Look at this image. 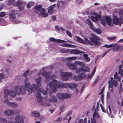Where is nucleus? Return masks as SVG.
<instances>
[{
	"label": "nucleus",
	"mask_w": 123,
	"mask_h": 123,
	"mask_svg": "<svg viewBox=\"0 0 123 123\" xmlns=\"http://www.w3.org/2000/svg\"><path fill=\"white\" fill-rule=\"evenodd\" d=\"M111 82L113 83V84L115 86H117V81L113 80L112 81V80Z\"/></svg>",
	"instance_id": "obj_39"
},
{
	"label": "nucleus",
	"mask_w": 123,
	"mask_h": 123,
	"mask_svg": "<svg viewBox=\"0 0 123 123\" xmlns=\"http://www.w3.org/2000/svg\"><path fill=\"white\" fill-rule=\"evenodd\" d=\"M6 15V13L5 12H2L0 13V17H4Z\"/></svg>",
	"instance_id": "obj_37"
},
{
	"label": "nucleus",
	"mask_w": 123,
	"mask_h": 123,
	"mask_svg": "<svg viewBox=\"0 0 123 123\" xmlns=\"http://www.w3.org/2000/svg\"><path fill=\"white\" fill-rule=\"evenodd\" d=\"M15 0H9L8 4L9 6L12 5L15 6H17L20 11L23 10L24 8V7L25 5V3L24 2L18 1L14 3Z\"/></svg>",
	"instance_id": "obj_5"
},
{
	"label": "nucleus",
	"mask_w": 123,
	"mask_h": 123,
	"mask_svg": "<svg viewBox=\"0 0 123 123\" xmlns=\"http://www.w3.org/2000/svg\"><path fill=\"white\" fill-rule=\"evenodd\" d=\"M100 117V116L98 112L96 111V109H95L93 113V118H98Z\"/></svg>",
	"instance_id": "obj_22"
},
{
	"label": "nucleus",
	"mask_w": 123,
	"mask_h": 123,
	"mask_svg": "<svg viewBox=\"0 0 123 123\" xmlns=\"http://www.w3.org/2000/svg\"><path fill=\"white\" fill-rule=\"evenodd\" d=\"M50 72H46L43 71L41 74V75L44 77L46 78L45 82H47V81L49 80V79L50 77Z\"/></svg>",
	"instance_id": "obj_14"
},
{
	"label": "nucleus",
	"mask_w": 123,
	"mask_h": 123,
	"mask_svg": "<svg viewBox=\"0 0 123 123\" xmlns=\"http://www.w3.org/2000/svg\"><path fill=\"white\" fill-rule=\"evenodd\" d=\"M120 18L116 16H114L113 19V22L114 24L116 25H119L120 26L123 23L122 18H123V10H121L119 12Z\"/></svg>",
	"instance_id": "obj_4"
},
{
	"label": "nucleus",
	"mask_w": 123,
	"mask_h": 123,
	"mask_svg": "<svg viewBox=\"0 0 123 123\" xmlns=\"http://www.w3.org/2000/svg\"><path fill=\"white\" fill-rule=\"evenodd\" d=\"M96 67H95L93 70V71L91 73V74L89 75L88 76L87 78H90V79H91L93 77L95 73V72L96 71Z\"/></svg>",
	"instance_id": "obj_26"
},
{
	"label": "nucleus",
	"mask_w": 123,
	"mask_h": 123,
	"mask_svg": "<svg viewBox=\"0 0 123 123\" xmlns=\"http://www.w3.org/2000/svg\"><path fill=\"white\" fill-rule=\"evenodd\" d=\"M84 87H85V86L84 85H83L82 87L80 93H81V92L83 91V89L84 88Z\"/></svg>",
	"instance_id": "obj_62"
},
{
	"label": "nucleus",
	"mask_w": 123,
	"mask_h": 123,
	"mask_svg": "<svg viewBox=\"0 0 123 123\" xmlns=\"http://www.w3.org/2000/svg\"><path fill=\"white\" fill-rule=\"evenodd\" d=\"M4 103H7L8 106L13 107H16L18 106L16 103L14 102H10L8 100H5L4 101Z\"/></svg>",
	"instance_id": "obj_15"
},
{
	"label": "nucleus",
	"mask_w": 123,
	"mask_h": 123,
	"mask_svg": "<svg viewBox=\"0 0 123 123\" xmlns=\"http://www.w3.org/2000/svg\"><path fill=\"white\" fill-rule=\"evenodd\" d=\"M45 105L47 106H50V104L48 103H46L45 104Z\"/></svg>",
	"instance_id": "obj_58"
},
{
	"label": "nucleus",
	"mask_w": 123,
	"mask_h": 123,
	"mask_svg": "<svg viewBox=\"0 0 123 123\" xmlns=\"http://www.w3.org/2000/svg\"><path fill=\"white\" fill-rule=\"evenodd\" d=\"M60 29L62 31H65V29L62 27L60 28Z\"/></svg>",
	"instance_id": "obj_61"
},
{
	"label": "nucleus",
	"mask_w": 123,
	"mask_h": 123,
	"mask_svg": "<svg viewBox=\"0 0 123 123\" xmlns=\"http://www.w3.org/2000/svg\"><path fill=\"white\" fill-rule=\"evenodd\" d=\"M104 87L101 90L100 92L99 93V95H100L101 94H103L104 92Z\"/></svg>",
	"instance_id": "obj_43"
},
{
	"label": "nucleus",
	"mask_w": 123,
	"mask_h": 123,
	"mask_svg": "<svg viewBox=\"0 0 123 123\" xmlns=\"http://www.w3.org/2000/svg\"><path fill=\"white\" fill-rule=\"evenodd\" d=\"M67 65L69 69L71 70H75L77 68V67L75 64L72 62L68 63L67 64Z\"/></svg>",
	"instance_id": "obj_18"
},
{
	"label": "nucleus",
	"mask_w": 123,
	"mask_h": 123,
	"mask_svg": "<svg viewBox=\"0 0 123 123\" xmlns=\"http://www.w3.org/2000/svg\"><path fill=\"white\" fill-rule=\"evenodd\" d=\"M93 15L94 16L92 17L91 18L93 21H94L95 22L99 20L100 18V16L98 14L96 13H93Z\"/></svg>",
	"instance_id": "obj_17"
},
{
	"label": "nucleus",
	"mask_w": 123,
	"mask_h": 123,
	"mask_svg": "<svg viewBox=\"0 0 123 123\" xmlns=\"http://www.w3.org/2000/svg\"><path fill=\"white\" fill-rule=\"evenodd\" d=\"M7 120L6 118H0V121L2 123H4L6 122Z\"/></svg>",
	"instance_id": "obj_40"
},
{
	"label": "nucleus",
	"mask_w": 123,
	"mask_h": 123,
	"mask_svg": "<svg viewBox=\"0 0 123 123\" xmlns=\"http://www.w3.org/2000/svg\"><path fill=\"white\" fill-rule=\"evenodd\" d=\"M32 114L33 116L35 117H38L40 116V114L39 113L36 111H33L32 112Z\"/></svg>",
	"instance_id": "obj_30"
},
{
	"label": "nucleus",
	"mask_w": 123,
	"mask_h": 123,
	"mask_svg": "<svg viewBox=\"0 0 123 123\" xmlns=\"http://www.w3.org/2000/svg\"><path fill=\"white\" fill-rule=\"evenodd\" d=\"M65 47H71L72 45L67 43H65Z\"/></svg>",
	"instance_id": "obj_46"
},
{
	"label": "nucleus",
	"mask_w": 123,
	"mask_h": 123,
	"mask_svg": "<svg viewBox=\"0 0 123 123\" xmlns=\"http://www.w3.org/2000/svg\"><path fill=\"white\" fill-rule=\"evenodd\" d=\"M80 70H81V68L77 69H76V71L77 73L78 74L80 72Z\"/></svg>",
	"instance_id": "obj_51"
},
{
	"label": "nucleus",
	"mask_w": 123,
	"mask_h": 123,
	"mask_svg": "<svg viewBox=\"0 0 123 123\" xmlns=\"http://www.w3.org/2000/svg\"><path fill=\"white\" fill-rule=\"evenodd\" d=\"M76 59V57H72L68 58H67L63 60H73Z\"/></svg>",
	"instance_id": "obj_34"
},
{
	"label": "nucleus",
	"mask_w": 123,
	"mask_h": 123,
	"mask_svg": "<svg viewBox=\"0 0 123 123\" xmlns=\"http://www.w3.org/2000/svg\"><path fill=\"white\" fill-rule=\"evenodd\" d=\"M72 111H70L68 112V113L67 114V116H69L71 115L72 113Z\"/></svg>",
	"instance_id": "obj_53"
},
{
	"label": "nucleus",
	"mask_w": 123,
	"mask_h": 123,
	"mask_svg": "<svg viewBox=\"0 0 123 123\" xmlns=\"http://www.w3.org/2000/svg\"><path fill=\"white\" fill-rule=\"evenodd\" d=\"M91 35L92 37L89 38L90 41L86 38L83 40L76 36H75V37L77 38L78 42L84 44H87L91 46H99L100 44L99 42L100 38L93 33L91 34Z\"/></svg>",
	"instance_id": "obj_2"
},
{
	"label": "nucleus",
	"mask_w": 123,
	"mask_h": 123,
	"mask_svg": "<svg viewBox=\"0 0 123 123\" xmlns=\"http://www.w3.org/2000/svg\"><path fill=\"white\" fill-rule=\"evenodd\" d=\"M49 41L51 42H57L58 43H65L66 42V41L63 40L58 39H56L53 37H51L49 39Z\"/></svg>",
	"instance_id": "obj_19"
},
{
	"label": "nucleus",
	"mask_w": 123,
	"mask_h": 123,
	"mask_svg": "<svg viewBox=\"0 0 123 123\" xmlns=\"http://www.w3.org/2000/svg\"><path fill=\"white\" fill-rule=\"evenodd\" d=\"M28 80L27 78L25 79L24 83L25 86L22 85L19 87L18 86L15 87L14 89L15 91L13 92L12 90L9 91L7 89H5L4 90V98L5 99L8 98V95L9 94L11 97H14L16 94L19 95L20 94L24 95L25 94L26 90L28 92V94H31L33 90L37 91L40 85L41 78L39 77L35 80V81L37 83V84H33L31 87L30 86V83L29 82H26Z\"/></svg>",
	"instance_id": "obj_1"
},
{
	"label": "nucleus",
	"mask_w": 123,
	"mask_h": 123,
	"mask_svg": "<svg viewBox=\"0 0 123 123\" xmlns=\"http://www.w3.org/2000/svg\"><path fill=\"white\" fill-rule=\"evenodd\" d=\"M87 23L90 26V27L93 31H95L97 33L99 34L101 33V32L99 29H97L96 30L94 27L93 25L91 22L88 19H87Z\"/></svg>",
	"instance_id": "obj_13"
},
{
	"label": "nucleus",
	"mask_w": 123,
	"mask_h": 123,
	"mask_svg": "<svg viewBox=\"0 0 123 123\" xmlns=\"http://www.w3.org/2000/svg\"><path fill=\"white\" fill-rule=\"evenodd\" d=\"M83 56L86 62H89L90 61V59L89 57H88V56L87 54H84L83 55Z\"/></svg>",
	"instance_id": "obj_28"
},
{
	"label": "nucleus",
	"mask_w": 123,
	"mask_h": 123,
	"mask_svg": "<svg viewBox=\"0 0 123 123\" xmlns=\"http://www.w3.org/2000/svg\"><path fill=\"white\" fill-rule=\"evenodd\" d=\"M114 77L115 79H117L118 81H119L120 79L118 75V73L117 72H116L114 74Z\"/></svg>",
	"instance_id": "obj_33"
},
{
	"label": "nucleus",
	"mask_w": 123,
	"mask_h": 123,
	"mask_svg": "<svg viewBox=\"0 0 123 123\" xmlns=\"http://www.w3.org/2000/svg\"><path fill=\"white\" fill-rule=\"evenodd\" d=\"M83 122V120L82 119H79L78 123H82Z\"/></svg>",
	"instance_id": "obj_56"
},
{
	"label": "nucleus",
	"mask_w": 123,
	"mask_h": 123,
	"mask_svg": "<svg viewBox=\"0 0 123 123\" xmlns=\"http://www.w3.org/2000/svg\"><path fill=\"white\" fill-rule=\"evenodd\" d=\"M66 32L67 35H68L69 37H72V35L69 31L68 30H67L66 31Z\"/></svg>",
	"instance_id": "obj_38"
},
{
	"label": "nucleus",
	"mask_w": 123,
	"mask_h": 123,
	"mask_svg": "<svg viewBox=\"0 0 123 123\" xmlns=\"http://www.w3.org/2000/svg\"><path fill=\"white\" fill-rule=\"evenodd\" d=\"M18 20L15 19L13 21V23L15 24L18 23Z\"/></svg>",
	"instance_id": "obj_57"
},
{
	"label": "nucleus",
	"mask_w": 123,
	"mask_h": 123,
	"mask_svg": "<svg viewBox=\"0 0 123 123\" xmlns=\"http://www.w3.org/2000/svg\"><path fill=\"white\" fill-rule=\"evenodd\" d=\"M29 72V70H27V71H26L24 74L23 76H24L25 77L27 75V74H28Z\"/></svg>",
	"instance_id": "obj_41"
},
{
	"label": "nucleus",
	"mask_w": 123,
	"mask_h": 123,
	"mask_svg": "<svg viewBox=\"0 0 123 123\" xmlns=\"http://www.w3.org/2000/svg\"><path fill=\"white\" fill-rule=\"evenodd\" d=\"M100 106L101 107V109H102V111L104 112L105 113L106 112V111L104 109V107L102 106V105L100 104Z\"/></svg>",
	"instance_id": "obj_45"
},
{
	"label": "nucleus",
	"mask_w": 123,
	"mask_h": 123,
	"mask_svg": "<svg viewBox=\"0 0 123 123\" xmlns=\"http://www.w3.org/2000/svg\"><path fill=\"white\" fill-rule=\"evenodd\" d=\"M74 64L76 65H78L82 67L85 65V63L84 62H82L80 61H76L74 62Z\"/></svg>",
	"instance_id": "obj_25"
},
{
	"label": "nucleus",
	"mask_w": 123,
	"mask_h": 123,
	"mask_svg": "<svg viewBox=\"0 0 123 123\" xmlns=\"http://www.w3.org/2000/svg\"><path fill=\"white\" fill-rule=\"evenodd\" d=\"M16 11H14V12H12V13L9 15V17L10 18H12V19L15 18L16 17V14H17V13L15 12Z\"/></svg>",
	"instance_id": "obj_24"
},
{
	"label": "nucleus",
	"mask_w": 123,
	"mask_h": 123,
	"mask_svg": "<svg viewBox=\"0 0 123 123\" xmlns=\"http://www.w3.org/2000/svg\"><path fill=\"white\" fill-rule=\"evenodd\" d=\"M116 37H108V39L110 40H112L115 39Z\"/></svg>",
	"instance_id": "obj_44"
},
{
	"label": "nucleus",
	"mask_w": 123,
	"mask_h": 123,
	"mask_svg": "<svg viewBox=\"0 0 123 123\" xmlns=\"http://www.w3.org/2000/svg\"><path fill=\"white\" fill-rule=\"evenodd\" d=\"M78 86V85L77 84H72L70 85V87L71 88H75L76 87Z\"/></svg>",
	"instance_id": "obj_36"
},
{
	"label": "nucleus",
	"mask_w": 123,
	"mask_h": 123,
	"mask_svg": "<svg viewBox=\"0 0 123 123\" xmlns=\"http://www.w3.org/2000/svg\"><path fill=\"white\" fill-rule=\"evenodd\" d=\"M87 75L83 74H79L77 76H74L73 78L75 81H77L85 79Z\"/></svg>",
	"instance_id": "obj_12"
},
{
	"label": "nucleus",
	"mask_w": 123,
	"mask_h": 123,
	"mask_svg": "<svg viewBox=\"0 0 123 123\" xmlns=\"http://www.w3.org/2000/svg\"><path fill=\"white\" fill-rule=\"evenodd\" d=\"M48 85L50 88L55 92L57 91L56 87L58 88H66L69 86L68 84L63 83L60 81H57L55 79H53L52 82H49Z\"/></svg>",
	"instance_id": "obj_3"
},
{
	"label": "nucleus",
	"mask_w": 123,
	"mask_h": 123,
	"mask_svg": "<svg viewBox=\"0 0 123 123\" xmlns=\"http://www.w3.org/2000/svg\"><path fill=\"white\" fill-rule=\"evenodd\" d=\"M122 67V65H120L119 66L118 74H120L121 76H123V69H121ZM122 68H123V65L122 66Z\"/></svg>",
	"instance_id": "obj_27"
},
{
	"label": "nucleus",
	"mask_w": 123,
	"mask_h": 123,
	"mask_svg": "<svg viewBox=\"0 0 123 123\" xmlns=\"http://www.w3.org/2000/svg\"><path fill=\"white\" fill-rule=\"evenodd\" d=\"M4 78V75L3 74H0V80L3 79Z\"/></svg>",
	"instance_id": "obj_50"
},
{
	"label": "nucleus",
	"mask_w": 123,
	"mask_h": 123,
	"mask_svg": "<svg viewBox=\"0 0 123 123\" xmlns=\"http://www.w3.org/2000/svg\"><path fill=\"white\" fill-rule=\"evenodd\" d=\"M91 122L92 123H96V119L93 118V119L91 120Z\"/></svg>",
	"instance_id": "obj_47"
},
{
	"label": "nucleus",
	"mask_w": 123,
	"mask_h": 123,
	"mask_svg": "<svg viewBox=\"0 0 123 123\" xmlns=\"http://www.w3.org/2000/svg\"><path fill=\"white\" fill-rule=\"evenodd\" d=\"M70 49H61L60 51L61 52L63 53H68L70 52L71 54H77L79 53H84V52L80 51L79 50L72 49L70 50Z\"/></svg>",
	"instance_id": "obj_7"
},
{
	"label": "nucleus",
	"mask_w": 123,
	"mask_h": 123,
	"mask_svg": "<svg viewBox=\"0 0 123 123\" xmlns=\"http://www.w3.org/2000/svg\"><path fill=\"white\" fill-rule=\"evenodd\" d=\"M51 100L54 102H56L57 101L56 98L55 96H52L51 97Z\"/></svg>",
	"instance_id": "obj_35"
},
{
	"label": "nucleus",
	"mask_w": 123,
	"mask_h": 123,
	"mask_svg": "<svg viewBox=\"0 0 123 123\" xmlns=\"http://www.w3.org/2000/svg\"><path fill=\"white\" fill-rule=\"evenodd\" d=\"M15 120L17 123H23L24 118L21 116H18L15 118Z\"/></svg>",
	"instance_id": "obj_16"
},
{
	"label": "nucleus",
	"mask_w": 123,
	"mask_h": 123,
	"mask_svg": "<svg viewBox=\"0 0 123 123\" xmlns=\"http://www.w3.org/2000/svg\"><path fill=\"white\" fill-rule=\"evenodd\" d=\"M42 6L39 5L36 6L35 7V9L39 15H41L42 17H45L48 16V14L45 13V10L42 8Z\"/></svg>",
	"instance_id": "obj_6"
},
{
	"label": "nucleus",
	"mask_w": 123,
	"mask_h": 123,
	"mask_svg": "<svg viewBox=\"0 0 123 123\" xmlns=\"http://www.w3.org/2000/svg\"><path fill=\"white\" fill-rule=\"evenodd\" d=\"M57 97L60 99H63L68 98H70L71 97V94L68 93H62L61 94L58 93L57 94Z\"/></svg>",
	"instance_id": "obj_11"
},
{
	"label": "nucleus",
	"mask_w": 123,
	"mask_h": 123,
	"mask_svg": "<svg viewBox=\"0 0 123 123\" xmlns=\"http://www.w3.org/2000/svg\"><path fill=\"white\" fill-rule=\"evenodd\" d=\"M123 105V98L122 99L120 104V107H122Z\"/></svg>",
	"instance_id": "obj_60"
},
{
	"label": "nucleus",
	"mask_w": 123,
	"mask_h": 123,
	"mask_svg": "<svg viewBox=\"0 0 123 123\" xmlns=\"http://www.w3.org/2000/svg\"><path fill=\"white\" fill-rule=\"evenodd\" d=\"M34 4V3L32 2H29L27 5V7L28 8H29L30 7L32 6Z\"/></svg>",
	"instance_id": "obj_32"
},
{
	"label": "nucleus",
	"mask_w": 123,
	"mask_h": 123,
	"mask_svg": "<svg viewBox=\"0 0 123 123\" xmlns=\"http://www.w3.org/2000/svg\"><path fill=\"white\" fill-rule=\"evenodd\" d=\"M101 23L104 26L106 25V24H107L109 25H110L111 24V17L108 16H107L101 20Z\"/></svg>",
	"instance_id": "obj_10"
},
{
	"label": "nucleus",
	"mask_w": 123,
	"mask_h": 123,
	"mask_svg": "<svg viewBox=\"0 0 123 123\" xmlns=\"http://www.w3.org/2000/svg\"><path fill=\"white\" fill-rule=\"evenodd\" d=\"M99 105V103L98 102L97 103V106H96V109L97 110H98V107Z\"/></svg>",
	"instance_id": "obj_55"
},
{
	"label": "nucleus",
	"mask_w": 123,
	"mask_h": 123,
	"mask_svg": "<svg viewBox=\"0 0 123 123\" xmlns=\"http://www.w3.org/2000/svg\"><path fill=\"white\" fill-rule=\"evenodd\" d=\"M15 114L16 115L18 114L20 112V111L18 109H16L15 110Z\"/></svg>",
	"instance_id": "obj_49"
},
{
	"label": "nucleus",
	"mask_w": 123,
	"mask_h": 123,
	"mask_svg": "<svg viewBox=\"0 0 123 123\" xmlns=\"http://www.w3.org/2000/svg\"><path fill=\"white\" fill-rule=\"evenodd\" d=\"M48 12L47 13H49V14H51L52 13V11L53 9V8L52 6H50L48 8Z\"/></svg>",
	"instance_id": "obj_31"
},
{
	"label": "nucleus",
	"mask_w": 123,
	"mask_h": 123,
	"mask_svg": "<svg viewBox=\"0 0 123 123\" xmlns=\"http://www.w3.org/2000/svg\"><path fill=\"white\" fill-rule=\"evenodd\" d=\"M4 113L6 115L10 116L13 115L14 112L12 110H7L5 111Z\"/></svg>",
	"instance_id": "obj_21"
},
{
	"label": "nucleus",
	"mask_w": 123,
	"mask_h": 123,
	"mask_svg": "<svg viewBox=\"0 0 123 123\" xmlns=\"http://www.w3.org/2000/svg\"><path fill=\"white\" fill-rule=\"evenodd\" d=\"M111 49H108L106 51H105V53H106L107 54L110 51H111Z\"/></svg>",
	"instance_id": "obj_59"
},
{
	"label": "nucleus",
	"mask_w": 123,
	"mask_h": 123,
	"mask_svg": "<svg viewBox=\"0 0 123 123\" xmlns=\"http://www.w3.org/2000/svg\"><path fill=\"white\" fill-rule=\"evenodd\" d=\"M113 77H111V80H110L109 81V89L110 88H113V83L111 82V81L113 79Z\"/></svg>",
	"instance_id": "obj_29"
},
{
	"label": "nucleus",
	"mask_w": 123,
	"mask_h": 123,
	"mask_svg": "<svg viewBox=\"0 0 123 123\" xmlns=\"http://www.w3.org/2000/svg\"><path fill=\"white\" fill-rule=\"evenodd\" d=\"M123 49L122 46L121 45H118L116 44V46H114L112 49V50L114 51H118L119 50L121 51Z\"/></svg>",
	"instance_id": "obj_20"
},
{
	"label": "nucleus",
	"mask_w": 123,
	"mask_h": 123,
	"mask_svg": "<svg viewBox=\"0 0 123 123\" xmlns=\"http://www.w3.org/2000/svg\"><path fill=\"white\" fill-rule=\"evenodd\" d=\"M86 117H85L84 120V123H86Z\"/></svg>",
	"instance_id": "obj_63"
},
{
	"label": "nucleus",
	"mask_w": 123,
	"mask_h": 123,
	"mask_svg": "<svg viewBox=\"0 0 123 123\" xmlns=\"http://www.w3.org/2000/svg\"><path fill=\"white\" fill-rule=\"evenodd\" d=\"M62 117H60L58 118L56 120V122H60L62 120Z\"/></svg>",
	"instance_id": "obj_48"
},
{
	"label": "nucleus",
	"mask_w": 123,
	"mask_h": 123,
	"mask_svg": "<svg viewBox=\"0 0 123 123\" xmlns=\"http://www.w3.org/2000/svg\"><path fill=\"white\" fill-rule=\"evenodd\" d=\"M52 18L53 20H55L56 19V16H53L52 17Z\"/></svg>",
	"instance_id": "obj_64"
},
{
	"label": "nucleus",
	"mask_w": 123,
	"mask_h": 123,
	"mask_svg": "<svg viewBox=\"0 0 123 123\" xmlns=\"http://www.w3.org/2000/svg\"><path fill=\"white\" fill-rule=\"evenodd\" d=\"M41 92H42L44 95H46L47 93V92L46 91H45L44 90L41 91L39 89L37 92L36 95V96L38 100V102H41V105H44V104L42 102L43 98L41 94Z\"/></svg>",
	"instance_id": "obj_8"
},
{
	"label": "nucleus",
	"mask_w": 123,
	"mask_h": 123,
	"mask_svg": "<svg viewBox=\"0 0 123 123\" xmlns=\"http://www.w3.org/2000/svg\"><path fill=\"white\" fill-rule=\"evenodd\" d=\"M55 29L56 30H57V31H59L60 30V28L59 29L58 27L56 25L55 27Z\"/></svg>",
	"instance_id": "obj_54"
},
{
	"label": "nucleus",
	"mask_w": 123,
	"mask_h": 123,
	"mask_svg": "<svg viewBox=\"0 0 123 123\" xmlns=\"http://www.w3.org/2000/svg\"><path fill=\"white\" fill-rule=\"evenodd\" d=\"M60 75L62 80L65 81L68 80L69 77H72L73 74L72 73L69 72H61L60 73Z\"/></svg>",
	"instance_id": "obj_9"
},
{
	"label": "nucleus",
	"mask_w": 123,
	"mask_h": 123,
	"mask_svg": "<svg viewBox=\"0 0 123 123\" xmlns=\"http://www.w3.org/2000/svg\"><path fill=\"white\" fill-rule=\"evenodd\" d=\"M81 70L84 72H89L90 71L89 68L87 67L84 66V65L81 67Z\"/></svg>",
	"instance_id": "obj_23"
},
{
	"label": "nucleus",
	"mask_w": 123,
	"mask_h": 123,
	"mask_svg": "<svg viewBox=\"0 0 123 123\" xmlns=\"http://www.w3.org/2000/svg\"><path fill=\"white\" fill-rule=\"evenodd\" d=\"M116 46V44H112L110 45H109L108 46V48H111L114 47Z\"/></svg>",
	"instance_id": "obj_42"
},
{
	"label": "nucleus",
	"mask_w": 123,
	"mask_h": 123,
	"mask_svg": "<svg viewBox=\"0 0 123 123\" xmlns=\"http://www.w3.org/2000/svg\"><path fill=\"white\" fill-rule=\"evenodd\" d=\"M101 101L102 102H103L104 100V94H102L101 95Z\"/></svg>",
	"instance_id": "obj_52"
}]
</instances>
